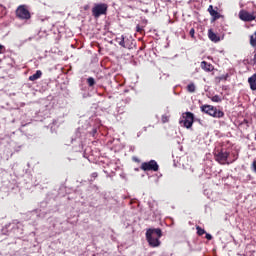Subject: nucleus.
I'll use <instances>...</instances> for the list:
<instances>
[{"mask_svg": "<svg viewBox=\"0 0 256 256\" xmlns=\"http://www.w3.org/2000/svg\"><path fill=\"white\" fill-rule=\"evenodd\" d=\"M161 237H163L161 228H150L146 231V239L150 247H159L161 245V241H159Z\"/></svg>", "mask_w": 256, "mask_h": 256, "instance_id": "obj_1", "label": "nucleus"}, {"mask_svg": "<svg viewBox=\"0 0 256 256\" xmlns=\"http://www.w3.org/2000/svg\"><path fill=\"white\" fill-rule=\"evenodd\" d=\"M202 113H206V115H210V117H214L216 119H221L225 117V112L221 110H217V107L211 105H203L201 106Z\"/></svg>", "mask_w": 256, "mask_h": 256, "instance_id": "obj_2", "label": "nucleus"}, {"mask_svg": "<svg viewBox=\"0 0 256 256\" xmlns=\"http://www.w3.org/2000/svg\"><path fill=\"white\" fill-rule=\"evenodd\" d=\"M107 9H109V6L106 3L94 4V7L92 8L94 19H99L101 15H107Z\"/></svg>", "mask_w": 256, "mask_h": 256, "instance_id": "obj_3", "label": "nucleus"}, {"mask_svg": "<svg viewBox=\"0 0 256 256\" xmlns=\"http://www.w3.org/2000/svg\"><path fill=\"white\" fill-rule=\"evenodd\" d=\"M229 155H231V153L227 152V151H224L223 149L217 150L214 153V159L220 165H230L231 162H227V160L229 159Z\"/></svg>", "mask_w": 256, "mask_h": 256, "instance_id": "obj_4", "label": "nucleus"}, {"mask_svg": "<svg viewBox=\"0 0 256 256\" xmlns=\"http://www.w3.org/2000/svg\"><path fill=\"white\" fill-rule=\"evenodd\" d=\"M195 121V115L192 112H185L182 114V120L179 121L186 129H191Z\"/></svg>", "mask_w": 256, "mask_h": 256, "instance_id": "obj_5", "label": "nucleus"}, {"mask_svg": "<svg viewBox=\"0 0 256 256\" xmlns=\"http://www.w3.org/2000/svg\"><path fill=\"white\" fill-rule=\"evenodd\" d=\"M16 17L18 19H21L22 21H29V19H31V12H29V9H27V6L20 5L16 9Z\"/></svg>", "mask_w": 256, "mask_h": 256, "instance_id": "obj_6", "label": "nucleus"}, {"mask_svg": "<svg viewBox=\"0 0 256 256\" xmlns=\"http://www.w3.org/2000/svg\"><path fill=\"white\" fill-rule=\"evenodd\" d=\"M238 17L241 21H244L245 23H251V21L256 20V10H253L252 12H249L247 10H240Z\"/></svg>", "mask_w": 256, "mask_h": 256, "instance_id": "obj_7", "label": "nucleus"}, {"mask_svg": "<svg viewBox=\"0 0 256 256\" xmlns=\"http://www.w3.org/2000/svg\"><path fill=\"white\" fill-rule=\"evenodd\" d=\"M140 169L142 171H159V164H157V161L150 160L149 162H143L140 166Z\"/></svg>", "mask_w": 256, "mask_h": 256, "instance_id": "obj_8", "label": "nucleus"}, {"mask_svg": "<svg viewBox=\"0 0 256 256\" xmlns=\"http://www.w3.org/2000/svg\"><path fill=\"white\" fill-rule=\"evenodd\" d=\"M217 7H216V10L213 8V5H210L208 7V13L211 15L212 17V23L214 21H217V19H221V14L217 11Z\"/></svg>", "mask_w": 256, "mask_h": 256, "instance_id": "obj_9", "label": "nucleus"}, {"mask_svg": "<svg viewBox=\"0 0 256 256\" xmlns=\"http://www.w3.org/2000/svg\"><path fill=\"white\" fill-rule=\"evenodd\" d=\"M120 47H123V49H133V40L124 36L122 41H120Z\"/></svg>", "mask_w": 256, "mask_h": 256, "instance_id": "obj_10", "label": "nucleus"}, {"mask_svg": "<svg viewBox=\"0 0 256 256\" xmlns=\"http://www.w3.org/2000/svg\"><path fill=\"white\" fill-rule=\"evenodd\" d=\"M200 67L203 69V71H206V73H211V71H214L215 69V66L207 61H202Z\"/></svg>", "mask_w": 256, "mask_h": 256, "instance_id": "obj_11", "label": "nucleus"}, {"mask_svg": "<svg viewBox=\"0 0 256 256\" xmlns=\"http://www.w3.org/2000/svg\"><path fill=\"white\" fill-rule=\"evenodd\" d=\"M248 83L250 85L251 91H256V73L248 78Z\"/></svg>", "mask_w": 256, "mask_h": 256, "instance_id": "obj_12", "label": "nucleus"}, {"mask_svg": "<svg viewBox=\"0 0 256 256\" xmlns=\"http://www.w3.org/2000/svg\"><path fill=\"white\" fill-rule=\"evenodd\" d=\"M208 37H209L210 41H213L214 43H219V41H221V38L219 36H217V34H215V32H213V30L208 31Z\"/></svg>", "mask_w": 256, "mask_h": 256, "instance_id": "obj_13", "label": "nucleus"}, {"mask_svg": "<svg viewBox=\"0 0 256 256\" xmlns=\"http://www.w3.org/2000/svg\"><path fill=\"white\" fill-rule=\"evenodd\" d=\"M43 72L41 70H37L35 74L29 76V81H37V79H41Z\"/></svg>", "mask_w": 256, "mask_h": 256, "instance_id": "obj_14", "label": "nucleus"}, {"mask_svg": "<svg viewBox=\"0 0 256 256\" xmlns=\"http://www.w3.org/2000/svg\"><path fill=\"white\" fill-rule=\"evenodd\" d=\"M186 91H188V93H195V91H197L195 83L191 82L190 84H188L186 87Z\"/></svg>", "mask_w": 256, "mask_h": 256, "instance_id": "obj_15", "label": "nucleus"}, {"mask_svg": "<svg viewBox=\"0 0 256 256\" xmlns=\"http://www.w3.org/2000/svg\"><path fill=\"white\" fill-rule=\"evenodd\" d=\"M250 45L251 47H256V31L250 36Z\"/></svg>", "mask_w": 256, "mask_h": 256, "instance_id": "obj_16", "label": "nucleus"}, {"mask_svg": "<svg viewBox=\"0 0 256 256\" xmlns=\"http://www.w3.org/2000/svg\"><path fill=\"white\" fill-rule=\"evenodd\" d=\"M196 230H197V235H199V237L205 235V233H207L205 231V229L201 228V226H196Z\"/></svg>", "mask_w": 256, "mask_h": 256, "instance_id": "obj_17", "label": "nucleus"}, {"mask_svg": "<svg viewBox=\"0 0 256 256\" xmlns=\"http://www.w3.org/2000/svg\"><path fill=\"white\" fill-rule=\"evenodd\" d=\"M87 83H88L89 87H93L95 85V79L93 77H89L87 79Z\"/></svg>", "mask_w": 256, "mask_h": 256, "instance_id": "obj_18", "label": "nucleus"}, {"mask_svg": "<svg viewBox=\"0 0 256 256\" xmlns=\"http://www.w3.org/2000/svg\"><path fill=\"white\" fill-rule=\"evenodd\" d=\"M211 101H213L214 103H221V97H219V95H215L211 98Z\"/></svg>", "mask_w": 256, "mask_h": 256, "instance_id": "obj_19", "label": "nucleus"}, {"mask_svg": "<svg viewBox=\"0 0 256 256\" xmlns=\"http://www.w3.org/2000/svg\"><path fill=\"white\" fill-rule=\"evenodd\" d=\"M125 36L124 35H121V36H119V37H116V43H118V45H121V41H123V38H124Z\"/></svg>", "mask_w": 256, "mask_h": 256, "instance_id": "obj_20", "label": "nucleus"}, {"mask_svg": "<svg viewBox=\"0 0 256 256\" xmlns=\"http://www.w3.org/2000/svg\"><path fill=\"white\" fill-rule=\"evenodd\" d=\"M92 179L90 181H95V179H97V177H99V174L97 172H94L91 174Z\"/></svg>", "mask_w": 256, "mask_h": 256, "instance_id": "obj_21", "label": "nucleus"}, {"mask_svg": "<svg viewBox=\"0 0 256 256\" xmlns=\"http://www.w3.org/2000/svg\"><path fill=\"white\" fill-rule=\"evenodd\" d=\"M189 34L192 37V39H195V28H191Z\"/></svg>", "mask_w": 256, "mask_h": 256, "instance_id": "obj_22", "label": "nucleus"}, {"mask_svg": "<svg viewBox=\"0 0 256 256\" xmlns=\"http://www.w3.org/2000/svg\"><path fill=\"white\" fill-rule=\"evenodd\" d=\"M206 239L208 241H211V239H213V236L211 234H209V233H206Z\"/></svg>", "mask_w": 256, "mask_h": 256, "instance_id": "obj_23", "label": "nucleus"}, {"mask_svg": "<svg viewBox=\"0 0 256 256\" xmlns=\"http://www.w3.org/2000/svg\"><path fill=\"white\" fill-rule=\"evenodd\" d=\"M252 169L256 173V160H254L252 163Z\"/></svg>", "mask_w": 256, "mask_h": 256, "instance_id": "obj_24", "label": "nucleus"}, {"mask_svg": "<svg viewBox=\"0 0 256 256\" xmlns=\"http://www.w3.org/2000/svg\"><path fill=\"white\" fill-rule=\"evenodd\" d=\"M136 31H137V33H141V31H143V28L138 25V26L136 27Z\"/></svg>", "mask_w": 256, "mask_h": 256, "instance_id": "obj_25", "label": "nucleus"}, {"mask_svg": "<svg viewBox=\"0 0 256 256\" xmlns=\"http://www.w3.org/2000/svg\"><path fill=\"white\" fill-rule=\"evenodd\" d=\"M5 51V46L0 44V55Z\"/></svg>", "mask_w": 256, "mask_h": 256, "instance_id": "obj_26", "label": "nucleus"}, {"mask_svg": "<svg viewBox=\"0 0 256 256\" xmlns=\"http://www.w3.org/2000/svg\"><path fill=\"white\" fill-rule=\"evenodd\" d=\"M238 157H239V154H236V156L234 155V159L232 161H230V163H235V161H237Z\"/></svg>", "mask_w": 256, "mask_h": 256, "instance_id": "obj_27", "label": "nucleus"}, {"mask_svg": "<svg viewBox=\"0 0 256 256\" xmlns=\"http://www.w3.org/2000/svg\"><path fill=\"white\" fill-rule=\"evenodd\" d=\"M5 6H3V4H0V12L3 13V11H5Z\"/></svg>", "mask_w": 256, "mask_h": 256, "instance_id": "obj_28", "label": "nucleus"}, {"mask_svg": "<svg viewBox=\"0 0 256 256\" xmlns=\"http://www.w3.org/2000/svg\"><path fill=\"white\" fill-rule=\"evenodd\" d=\"M162 121H163V123H167V116H163Z\"/></svg>", "mask_w": 256, "mask_h": 256, "instance_id": "obj_29", "label": "nucleus"}, {"mask_svg": "<svg viewBox=\"0 0 256 256\" xmlns=\"http://www.w3.org/2000/svg\"><path fill=\"white\" fill-rule=\"evenodd\" d=\"M253 61L256 64V54L254 55Z\"/></svg>", "mask_w": 256, "mask_h": 256, "instance_id": "obj_30", "label": "nucleus"}, {"mask_svg": "<svg viewBox=\"0 0 256 256\" xmlns=\"http://www.w3.org/2000/svg\"><path fill=\"white\" fill-rule=\"evenodd\" d=\"M87 7H88V6H86L84 9L87 10Z\"/></svg>", "mask_w": 256, "mask_h": 256, "instance_id": "obj_31", "label": "nucleus"}]
</instances>
